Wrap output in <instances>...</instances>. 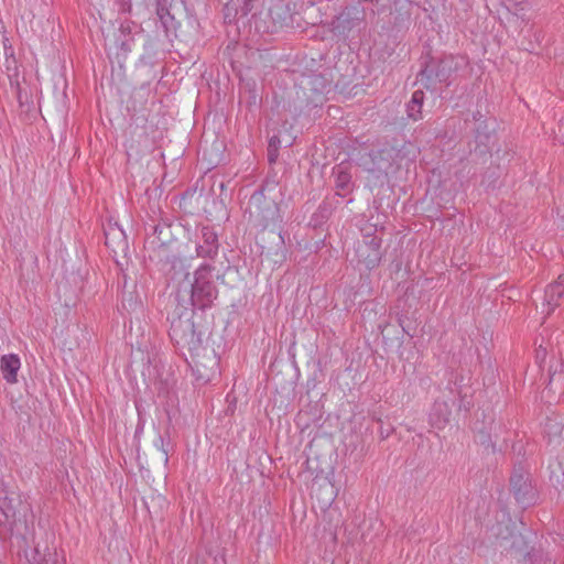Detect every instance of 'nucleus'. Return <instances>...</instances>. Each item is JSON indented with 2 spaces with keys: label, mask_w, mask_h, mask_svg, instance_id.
I'll return each mask as SVG.
<instances>
[{
  "label": "nucleus",
  "mask_w": 564,
  "mask_h": 564,
  "mask_svg": "<svg viewBox=\"0 0 564 564\" xmlns=\"http://www.w3.org/2000/svg\"><path fill=\"white\" fill-rule=\"evenodd\" d=\"M214 268L202 264L194 272V281L191 284V301L194 306L202 310L209 307L217 297V289L213 280Z\"/></svg>",
  "instance_id": "f257e3e1"
},
{
  "label": "nucleus",
  "mask_w": 564,
  "mask_h": 564,
  "mask_svg": "<svg viewBox=\"0 0 564 564\" xmlns=\"http://www.w3.org/2000/svg\"><path fill=\"white\" fill-rule=\"evenodd\" d=\"M249 212L250 216L254 217L263 228L269 227L278 216L276 205L273 202L265 199L263 191H258L251 195L249 200Z\"/></svg>",
  "instance_id": "f03ea898"
},
{
  "label": "nucleus",
  "mask_w": 564,
  "mask_h": 564,
  "mask_svg": "<svg viewBox=\"0 0 564 564\" xmlns=\"http://www.w3.org/2000/svg\"><path fill=\"white\" fill-rule=\"evenodd\" d=\"M358 165L378 176L387 174L392 166V150L380 149L364 153L358 159Z\"/></svg>",
  "instance_id": "7ed1b4c3"
},
{
  "label": "nucleus",
  "mask_w": 564,
  "mask_h": 564,
  "mask_svg": "<svg viewBox=\"0 0 564 564\" xmlns=\"http://www.w3.org/2000/svg\"><path fill=\"white\" fill-rule=\"evenodd\" d=\"M510 486L517 502L521 507L527 508L534 502V489L529 478L521 470H514L510 478Z\"/></svg>",
  "instance_id": "20e7f679"
},
{
  "label": "nucleus",
  "mask_w": 564,
  "mask_h": 564,
  "mask_svg": "<svg viewBox=\"0 0 564 564\" xmlns=\"http://www.w3.org/2000/svg\"><path fill=\"white\" fill-rule=\"evenodd\" d=\"M219 249L218 236L209 226L200 229V241L196 246V253L200 258H214Z\"/></svg>",
  "instance_id": "39448f33"
},
{
  "label": "nucleus",
  "mask_w": 564,
  "mask_h": 564,
  "mask_svg": "<svg viewBox=\"0 0 564 564\" xmlns=\"http://www.w3.org/2000/svg\"><path fill=\"white\" fill-rule=\"evenodd\" d=\"M170 336L176 344L192 343L195 337L194 323L191 319H174L171 323Z\"/></svg>",
  "instance_id": "423d86ee"
},
{
  "label": "nucleus",
  "mask_w": 564,
  "mask_h": 564,
  "mask_svg": "<svg viewBox=\"0 0 564 564\" xmlns=\"http://www.w3.org/2000/svg\"><path fill=\"white\" fill-rule=\"evenodd\" d=\"M451 408L446 401L436 400L431 409L429 419L432 427L443 430L449 422Z\"/></svg>",
  "instance_id": "0eeeda50"
},
{
  "label": "nucleus",
  "mask_w": 564,
  "mask_h": 564,
  "mask_svg": "<svg viewBox=\"0 0 564 564\" xmlns=\"http://www.w3.org/2000/svg\"><path fill=\"white\" fill-rule=\"evenodd\" d=\"M21 367L20 357L15 354L3 355L0 358V370L3 379L8 383L18 381V371Z\"/></svg>",
  "instance_id": "6e6552de"
},
{
  "label": "nucleus",
  "mask_w": 564,
  "mask_h": 564,
  "mask_svg": "<svg viewBox=\"0 0 564 564\" xmlns=\"http://www.w3.org/2000/svg\"><path fill=\"white\" fill-rule=\"evenodd\" d=\"M564 294V271L558 274L557 280L549 284L544 293V305L549 307L547 314H550L557 305L558 300Z\"/></svg>",
  "instance_id": "1a4fd4ad"
},
{
  "label": "nucleus",
  "mask_w": 564,
  "mask_h": 564,
  "mask_svg": "<svg viewBox=\"0 0 564 564\" xmlns=\"http://www.w3.org/2000/svg\"><path fill=\"white\" fill-rule=\"evenodd\" d=\"M562 431L563 420L561 416L556 415L553 417H546L543 425V432L544 436L547 438L549 444L558 443Z\"/></svg>",
  "instance_id": "9d476101"
},
{
  "label": "nucleus",
  "mask_w": 564,
  "mask_h": 564,
  "mask_svg": "<svg viewBox=\"0 0 564 564\" xmlns=\"http://www.w3.org/2000/svg\"><path fill=\"white\" fill-rule=\"evenodd\" d=\"M15 518V507L7 494H0V525L11 529Z\"/></svg>",
  "instance_id": "9b49d317"
},
{
  "label": "nucleus",
  "mask_w": 564,
  "mask_h": 564,
  "mask_svg": "<svg viewBox=\"0 0 564 564\" xmlns=\"http://www.w3.org/2000/svg\"><path fill=\"white\" fill-rule=\"evenodd\" d=\"M424 101V93L420 89L412 94L411 100L406 105V112L409 118L414 121L422 118V106Z\"/></svg>",
  "instance_id": "f8f14e48"
},
{
  "label": "nucleus",
  "mask_w": 564,
  "mask_h": 564,
  "mask_svg": "<svg viewBox=\"0 0 564 564\" xmlns=\"http://www.w3.org/2000/svg\"><path fill=\"white\" fill-rule=\"evenodd\" d=\"M336 188L345 195L351 189V175L341 164L334 170Z\"/></svg>",
  "instance_id": "ddd939ff"
},
{
  "label": "nucleus",
  "mask_w": 564,
  "mask_h": 564,
  "mask_svg": "<svg viewBox=\"0 0 564 564\" xmlns=\"http://www.w3.org/2000/svg\"><path fill=\"white\" fill-rule=\"evenodd\" d=\"M30 564H63L58 561L56 552L48 551L43 556L40 554L37 547L34 550L33 558L30 561Z\"/></svg>",
  "instance_id": "4468645a"
},
{
  "label": "nucleus",
  "mask_w": 564,
  "mask_h": 564,
  "mask_svg": "<svg viewBox=\"0 0 564 564\" xmlns=\"http://www.w3.org/2000/svg\"><path fill=\"white\" fill-rule=\"evenodd\" d=\"M280 148V139L276 135H273L269 141L268 147V159L270 163H274L278 159Z\"/></svg>",
  "instance_id": "2eb2a0df"
},
{
  "label": "nucleus",
  "mask_w": 564,
  "mask_h": 564,
  "mask_svg": "<svg viewBox=\"0 0 564 564\" xmlns=\"http://www.w3.org/2000/svg\"><path fill=\"white\" fill-rule=\"evenodd\" d=\"M154 447L160 451L163 455V462L166 465L169 463V441H165V438L159 434L158 437L153 442Z\"/></svg>",
  "instance_id": "dca6fc26"
},
{
  "label": "nucleus",
  "mask_w": 564,
  "mask_h": 564,
  "mask_svg": "<svg viewBox=\"0 0 564 564\" xmlns=\"http://www.w3.org/2000/svg\"><path fill=\"white\" fill-rule=\"evenodd\" d=\"M110 236H113V239L118 238L120 240V242L126 243V241H124V234H123L122 230H120V229H111L110 231H106L105 232V239H106V245L107 246H110Z\"/></svg>",
  "instance_id": "f3484780"
},
{
  "label": "nucleus",
  "mask_w": 564,
  "mask_h": 564,
  "mask_svg": "<svg viewBox=\"0 0 564 564\" xmlns=\"http://www.w3.org/2000/svg\"><path fill=\"white\" fill-rule=\"evenodd\" d=\"M563 378L564 379V369L561 370V372L557 373L556 370H554L551 375H550V382L549 384L552 386L555 381H557L558 379Z\"/></svg>",
  "instance_id": "a211bd4d"
},
{
  "label": "nucleus",
  "mask_w": 564,
  "mask_h": 564,
  "mask_svg": "<svg viewBox=\"0 0 564 564\" xmlns=\"http://www.w3.org/2000/svg\"><path fill=\"white\" fill-rule=\"evenodd\" d=\"M120 1H121V7L123 10H130L131 0H120Z\"/></svg>",
  "instance_id": "6ab92c4d"
},
{
  "label": "nucleus",
  "mask_w": 564,
  "mask_h": 564,
  "mask_svg": "<svg viewBox=\"0 0 564 564\" xmlns=\"http://www.w3.org/2000/svg\"><path fill=\"white\" fill-rule=\"evenodd\" d=\"M451 62H452V61H449V59H444V61H442L443 70L445 69L446 65H447L448 63H451Z\"/></svg>",
  "instance_id": "aec40b11"
},
{
  "label": "nucleus",
  "mask_w": 564,
  "mask_h": 564,
  "mask_svg": "<svg viewBox=\"0 0 564 564\" xmlns=\"http://www.w3.org/2000/svg\"><path fill=\"white\" fill-rule=\"evenodd\" d=\"M536 355H538V357H540V356H545V355H546V351H545V350H543V352H541L540 350H538V351H536Z\"/></svg>",
  "instance_id": "412c9836"
},
{
  "label": "nucleus",
  "mask_w": 564,
  "mask_h": 564,
  "mask_svg": "<svg viewBox=\"0 0 564 564\" xmlns=\"http://www.w3.org/2000/svg\"><path fill=\"white\" fill-rule=\"evenodd\" d=\"M536 355H538V357H540V356H545V355H546V351H545V350H543V352H541L540 350H538V351H536Z\"/></svg>",
  "instance_id": "4be33fe9"
},
{
  "label": "nucleus",
  "mask_w": 564,
  "mask_h": 564,
  "mask_svg": "<svg viewBox=\"0 0 564 564\" xmlns=\"http://www.w3.org/2000/svg\"><path fill=\"white\" fill-rule=\"evenodd\" d=\"M536 355H538V357H540V356H545V355H546V351H545V350H543V352H541L540 350H538V351H536Z\"/></svg>",
  "instance_id": "5701e85b"
},
{
  "label": "nucleus",
  "mask_w": 564,
  "mask_h": 564,
  "mask_svg": "<svg viewBox=\"0 0 564 564\" xmlns=\"http://www.w3.org/2000/svg\"><path fill=\"white\" fill-rule=\"evenodd\" d=\"M215 561H216V564H218V561L217 560H215Z\"/></svg>",
  "instance_id": "b1692460"
}]
</instances>
